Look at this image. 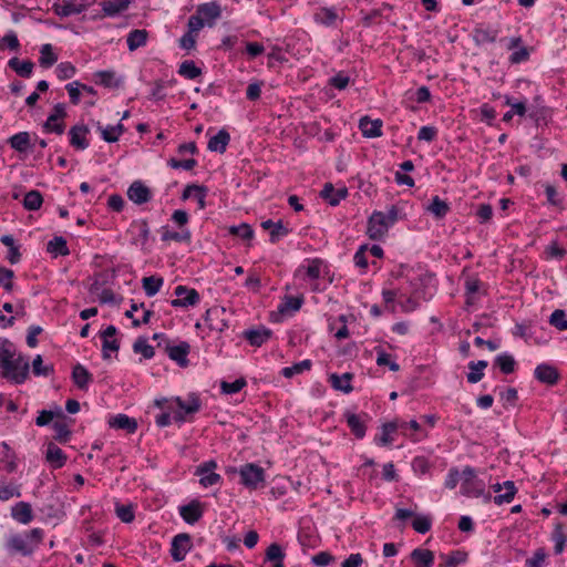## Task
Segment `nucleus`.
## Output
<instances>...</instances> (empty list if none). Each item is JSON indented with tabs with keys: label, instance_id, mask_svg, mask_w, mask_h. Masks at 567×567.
<instances>
[{
	"label": "nucleus",
	"instance_id": "nucleus-38",
	"mask_svg": "<svg viewBox=\"0 0 567 567\" xmlns=\"http://www.w3.org/2000/svg\"><path fill=\"white\" fill-rule=\"evenodd\" d=\"M95 76L99 78V81H96V83L105 87L117 89L123 84V80L116 79L115 73L113 71H99L95 73Z\"/></svg>",
	"mask_w": 567,
	"mask_h": 567
},
{
	"label": "nucleus",
	"instance_id": "nucleus-34",
	"mask_svg": "<svg viewBox=\"0 0 567 567\" xmlns=\"http://www.w3.org/2000/svg\"><path fill=\"white\" fill-rule=\"evenodd\" d=\"M426 209L437 219H442L450 212L449 204L441 199L439 196H434Z\"/></svg>",
	"mask_w": 567,
	"mask_h": 567
},
{
	"label": "nucleus",
	"instance_id": "nucleus-40",
	"mask_svg": "<svg viewBox=\"0 0 567 567\" xmlns=\"http://www.w3.org/2000/svg\"><path fill=\"white\" fill-rule=\"evenodd\" d=\"M39 63L42 68H50L58 61V55L53 52L51 44L47 43L41 47Z\"/></svg>",
	"mask_w": 567,
	"mask_h": 567
},
{
	"label": "nucleus",
	"instance_id": "nucleus-54",
	"mask_svg": "<svg viewBox=\"0 0 567 567\" xmlns=\"http://www.w3.org/2000/svg\"><path fill=\"white\" fill-rule=\"evenodd\" d=\"M59 80H68L76 73L75 66L70 62H61L55 69Z\"/></svg>",
	"mask_w": 567,
	"mask_h": 567
},
{
	"label": "nucleus",
	"instance_id": "nucleus-43",
	"mask_svg": "<svg viewBox=\"0 0 567 567\" xmlns=\"http://www.w3.org/2000/svg\"><path fill=\"white\" fill-rule=\"evenodd\" d=\"M178 73L186 79L193 80L202 74V70L196 66L194 61L186 60L181 63Z\"/></svg>",
	"mask_w": 567,
	"mask_h": 567
},
{
	"label": "nucleus",
	"instance_id": "nucleus-60",
	"mask_svg": "<svg viewBox=\"0 0 567 567\" xmlns=\"http://www.w3.org/2000/svg\"><path fill=\"white\" fill-rule=\"evenodd\" d=\"M285 553L282 551V548L277 543H272L266 550V560L267 561H277V560H284Z\"/></svg>",
	"mask_w": 567,
	"mask_h": 567
},
{
	"label": "nucleus",
	"instance_id": "nucleus-17",
	"mask_svg": "<svg viewBox=\"0 0 567 567\" xmlns=\"http://www.w3.org/2000/svg\"><path fill=\"white\" fill-rule=\"evenodd\" d=\"M225 308H210L206 311L205 321L207 322L210 330L223 331L227 326L224 319L221 318L225 315Z\"/></svg>",
	"mask_w": 567,
	"mask_h": 567
},
{
	"label": "nucleus",
	"instance_id": "nucleus-44",
	"mask_svg": "<svg viewBox=\"0 0 567 567\" xmlns=\"http://www.w3.org/2000/svg\"><path fill=\"white\" fill-rule=\"evenodd\" d=\"M502 485L506 489V492L504 494H498L494 497V503L497 505L512 502L517 492L513 481H506Z\"/></svg>",
	"mask_w": 567,
	"mask_h": 567
},
{
	"label": "nucleus",
	"instance_id": "nucleus-30",
	"mask_svg": "<svg viewBox=\"0 0 567 567\" xmlns=\"http://www.w3.org/2000/svg\"><path fill=\"white\" fill-rule=\"evenodd\" d=\"M261 227L265 230H270L269 235L272 244L277 243L280 236H285L289 233L288 228L284 226L281 220L274 223L271 219H268L261 223Z\"/></svg>",
	"mask_w": 567,
	"mask_h": 567
},
{
	"label": "nucleus",
	"instance_id": "nucleus-48",
	"mask_svg": "<svg viewBox=\"0 0 567 567\" xmlns=\"http://www.w3.org/2000/svg\"><path fill=\"white\" fill-rule=\"evenodd\" d=\"M176 403L185 414L196 413L200 409V401L196 396H192L188 402H185L181 398H177Z\"/></svg>",
	"mask_w": 567,
	"mask_h": 567
},
{
	"label": "nucleus",
	"instance_id": "nucleus-19",
	"mask_svg": "<svg viewBox=\"0 0 567 567\" xmlns=\"http://www.w3.org/2000/svg\"><path fill=\"white\" fill-rule=\"evenodd\" d=\"M45 460L52 467L60 468L65 464L66 455L58 445L50 442L47 447Z\"/></svg>",
	"mask_w": 567,
	"mask_h": 567
},
{
	"label": "nucleus",
	"instance_id": "nucleus-42",
	"mask_svg": "<svg viewBox=\"0 0 567 567\" xmlns=\"http://www.w3.org/2000/svg\"><path fill=\"white\" fill-rule=\"evenodd\" d=\"M495 364L503 373L511 374L515 370L516 361L511 354L504 353L496 357Z\"/></svg>",
	"mask_w": 567,
	"mask_h": 567
},
{
	"label": "nucleus",
	"instance_id": "nucleus-49",
	"mask_svg": "<svg viewBox=\"0 0 567 567\" xmlns=\"http://www.w3.org/2000/svg\"><path fill=\"white\" fill-rule=\"evenodd\" d=\"M53 429L55 431L54 440L59 443H66L71 437V431L66 423L56 421L53 423Z\"/></svg>",
	"mask_w": 567,
	"mask_h": 567
},
{
	"label": "nucleus",
	"instance_id": "nucleus-53",
	"mask_svg": "<svg viewBox=\"0 0 567 567\" xmlns=\"http://www.w3.org/2000/svg\"><path fill=\"white\" fill-rule=\"evenodd\" d=\"M549 323L558 330H567L566 312L561 309H556L549 318Z\"/></svg>",
	"mask_w": 567,
	"mask_h": 567
},
{
	"label": "nucleus",
	"instance_id": "nucleus-62",
	"mask_svg": "<svg viewBox=\"0 0 567 567\" xmlns=\"http://www.w3.org/2000/svg\"><path fill=\"white\" fill-rule=\"evenodd\" d=\"M350 82V78L343 72H339L329 79V85L338 90H344Z\"/></svg>",
	"mask_w": 567,
	"mask_h": 567
},
{
	"label": "nucleus",
	"instance_id": "nucleus-39",
	"mask_svg": "<svg viewBox=\"0 0 567 567\" xmlns=\"http://www.w3.org/2000/svg\"><path fill=\"white\" fill-rule=\"evenodd\" d=\"M43 204V196L39 190H30L24 195L23 207L27 210H38Z\"/></svg>",
	"mask_w": 567,
	"mask_h": 567
},
{
	"label": "nucleus",
	"instance_id": "nucleus-22",
	"mask_svg": "<svg viewBox=\"0 0 567 567\" xmlns=\"http://www.w3.org/2000/svg\"><path fill=\"white\" fill-rule=\"evenodd\" d=\"M72 380L80 390H86L93 377L84 365L78 363L73 367Z\"/></svg>",
	"mask_w": 567,
	"mask_h": 567
},
{
	"label": "nucleus",
	"instance_id": "nucleus-28",
	"mask_svg": "<svg viewBox=\"0 0 567 567\" xmlns=\"http://www.w3.org/2000/svg\"><path fill=\"white\" fill-rule=\"evenodd\" d=\"M344 417L347 420L348 426L350 427L351 432L358 437L362 439L365 435L367 426L361 419L360 415L347 411L344 413Z\"/></svg>",
	"mask_w": 567,
	"mask_h": 567
},
{
	"label": "nucleus",
	"instance_id": "nucleus-6",
	"mask_svg": "<svg viewBox=\"0 0 567 567\" xmlns=\"http://www.w3.org/2000/svg\"><path fill=\"white\" fill-rule=\"evenodd\" d=\"M174 293L179 297L171 301L174 308H185L199 302V293L193 288L179 285L175 288Z\"/></svg>",
	"mask_w": 567,
	"mask_h": 567
},
{
	"label": "nucleus",
	"instance_id": "nucleus-50",
	"mask_svg": "<svg viewBox=\"0 0 567 567\" xmlns=\"http://www.w3.org/2000/svg\"><path fill=\"white\" fill-rule=\"evenodd\" d=\"M162 240L163 241L174 240V241H178V243H182V241L188 243L190 240V233H189V230H184L182 233H177V231H172V230L164 228L163 234H162Z\"/></svg>",
	"mask_w": 567,
	"mask_h": 567
},
{
	"label": "nucleus",
	"instance_id": "nucleus-23",
	"mask_svg": "<svg viewBox=\"0 0 567 567\" xmlns=\"http://www.w3.org/2000/svg\"><path fill=\"white\" fill-rule=\"evenodd\" d=\"M109 425L113 429L124 430L127 433H134L137 430V422L135 419L127 416L126 414H117L111 417Z\"/></svg>",
	"mask_w": 567,
	"mask_h": 567
},
{
	"label": "nucleus",
	"instance_id": "nucleus-35",
	"mask_svg": "<svg viewBox=\"0 0 567 567\" xmlns=\"http://www.w3.org/2000/svg\"><path fill=\"white\" fill-rule=\"evenodd\" d=\"M13 357H16L14 344L8 339L0 338V367L9 365Z\"/></svg>",
	"mask_w": 567,
	"mask_h": 567
},
{
	"label": "nucleus",
	"instance_id": "nucleus-8",
	"mask_svg": "<svg viewBox=\"0 0 567 567\" xmlns=\"http://www.w3.org/2000/svg\"><path fill=\"white\" fill-rule=\"evenodd\" d=\"M216 467L215 461H208L197 466L195 474L200 476L199 483L204 487L215 485L220 481V475L214 472Z\"/></svg>",
	"mask_w": 567,
	"mask_h": 567
},
{
	"label": "nucleus",
	"instance_id": "nucleus-52",
	"mask_svg": "<svg viewBox=\"0 0 567 567\" xmlns=\"http://www.w3.org/2000/svg\"><path fill=\"white\" fill-rule=\"evenodd\" d=\"M54 416L64 417V414L60 408L56 412L42 410L35 419V424L38 426H45L54 419Z\"/></svg>",
	"mask_w": 567,
	"mask_h": 567
},
{
	"label": "nucleus",
	"instance_id": "nucleus-16",
	"mask_svg": "<svg viewBox=\"0 0 567 567\" xmlns=\"http://www.w3.org/2000/svg\"><path fill=\"white\" fill-rule=\"evenodd\" d=\"M179 515L187 524H195L203 516V507L199 501L194 499L187 505L179 507Z\"/></svg>",
	"mask_w": 567,
	"mask_h": 567
},
{
	"label": "nucleus",
	"instance_id": "nucleus-4",
	"mask_svg": "<svg viewBox=\"0 0 567 567\" xmlns=\"http://www.w3.org/2000/svg\"><path fill=\"white\" fill-rule=\"evenodd\" d=\"M389 227L390 225L386 223L385 214L374 212L368 220L367 234L370 239L380 240L385 236Z\"/></svg>",
	"mask_w": 567,
	"mask_h": 567
},
{
	"label": "nucleus",
	"instance_id": "nucleus-59",
	"mask_svg": "<svg viewBox=\"0 0 567 567\" xmlns=\"http://www.w3.org/2000/svg\"><path fill=\"white\" fill-rule=\"evenodd\" d=\"M246 385V380L244 378H239L234 382H221V390L226 394H233L239 392Z\"/></svg>",
	"mask_w": 567,
	"mask_h": 567
},
{
	"label": "nucleus",
	"instance_id": "nucleus-58",
	"mask_svg": "<svg viewBox=\"0 0 567 567\" xmlns=\"http://www.w3.org/2000/svg\"><path fill=\"white\" fill-rule=\"evenodd\" d=\"M9 48L12 51H18L20 48V42L18 40V37L14 32L10 31L7 33L1 40H0V50H3L4 48Z\"/></svg>",
	"mask_w": 567,
	"mask_h": 567
},
{
	"label": "nucleus",
	"instance_id": "nucleus-56",
	"mask_svg": "<svg viewBox=\"0 0 567 567\" xmlns=\"http://www.w3.org/2000/svg\"><path fill=\"white\" fill-rule=\"evenodd\" d=\"M480 285H481V282L478 279H475V278L466 279L465 289H466V303L467 305H473L475 302L474 295L478 291Z\"/></svg>",
	"mask_w": 567,
	"mask_h": 567
},
{
	"label": "nucleus",
	"instance_id": "nucleus-20",
	"mask_svg": "<svg viewBox=\"0 0 567 567\" xmlns=\"http://www.w3.org/2000/svg\"><path fill=\"white\" fill-rule=\"evenodd\" d=\"M11 516L21 524H29L33 519L31 505L27 502H19L11 508Z\"/></svg>",
	"mask_w": 567,
	"mask_h": 567
},
{
	"label": "nucleus",
	"instance_id": "nucleus-2",
	"mask_svg": "<svg viewBox=\"0 0 567 567\" xmlns=\"http://www.w3.org/2000/svg\"><path fill=\"white\" fill-rule=\"evenodd\" d=\"M485 483L477 478L475 470L466 466L462 473L461 492L468 497H480L484 495Z\"/></svg>",
	"mask_w": 567,
	"mask_h": 567
},
{
	"label": "nucleus",
	"instance_id": "nucleus-7",
	"mask_svg": "<svg viewBox=\"0 0 567 567\" xmlns=\"http://www.w3.org/2000/svg\"><path fill=\"white\" fill-rule=\"evenodd\" d=\"M192 548V538L188 534L176 535L172 540L171 555L175 561H182Z\"/></svg>",
	"mask_w": 567,
	"mask_h": 567
},
{
	"label": "nucleus",
	"instance_id": "nucleus-64",
	"mask_svg": "<svg viewBox=\"0 0 567 567\" xmlns=\"http://www.w3.org/2000/svg\"><path fill=\"white\" fill-rule=\"evenodd\" d=\"M116 515L123 523H131L134 519V512L130 505L116 506Z\"/></svg>",
	"mask_w": 567,
	"mask_h": 567
},
{
	"label": "nucleus",
	"instance_id": "nucleus-27",
	"mask_svg": "<svg viewBox=\"0 0 567 567\" xmlns=\"http://www.w3.org/2000/svg\"><path fill=\"white\" fill-rule=\"evenodd\" d=\"M8 66L19 76L29 79L32 75L34 64L30 60L20 61L17 56H13L9 60Z\"/></svg>",
	"mask_w": 567,
	"mask_h": 567
},
{
	"label": "nucleus",
	"instance_id": "nucleus-47",
	"mask_svg": "<svg viewBox=\"0 0 567 567\" xmlns=\"http://www.w3.org/2000/svg\"><path fill=\"white\" fill-rule=\"evenodd\" d=\"M396 422H388L382 425V435L375 439V442L379 445H389L392 443L393 439L390 436L391 433L395 432L398 429Z\"/></svg>",
	"mask_w": 567,
	"mask_h": 567
},
{
	"label": "nucleus",
	"instance_id": "nucleus-13",
	"mask_svg": "<svg viewBox=\"0 0 567 567\" xmlns=\"http://www.w3.org/2000/svg\"><path fill=\"white\" fill-rule=\"evenodd\" d=\"M303 303V296H285L282 299V302L278 306V312L271 313V319L275 321H278L279 315H286L288 312H296L298 311Z\"/></svg>",
	"mask_w": 567,
	"mask_h": 567
},
{
	"label": "nucleus",
	"instance_id": "nucleus-25",
	"mask_svg": "<svg viewBox=\"0 0 567 567\" xmlns=\"http://www.w3.org/2000/svg\"><path fill=\"white\" fill-rule=\"evenodd\" d=\"M352 378H353L352 373H349V372H346L342 375L332 373L329 377V381L331 383V386L334 390L341 391L343 393H350L353 390V388L351 385Z\"/></svg>",
	"mask_w": 567,
	"mask_h": 567
},
{
	"label": "nucleus",
	"instance_id": "nucleus-63",
	"mask_svg": "<svg viewBox=\"0 0 567 567\" xmlns=\"http://www.w3.org/2000/svg\"><path fill=\"white\" fill-rule=\"evenodd\" d=\"M377 364L378 365H388L391 371H399L400 365L390 360V354L385 353L383 350H378V358H377Z\"/></svg>",
	"mask_w": 567,
	"mask_h": 567
},
{
	"label": "nucleus",
	"instance_id": "nucleus-18",
	"mask_svg": "<svg viewBox=\"0 0 567 567\" xmlns=\"http://www.w3.org/2000/svg\"><path fill=\"white\" fill-rule=\"evenodd\" d=\"M359 128L365 137H379L382 135V121L370 120L369 116H363L359 122Z\"/></svg>",
	"mask_w": 567,
	"mask_h": 567
},
{
	"label": "nucleus",
	"instance_id": "nucleus-57",
	"mask_svg": "<svg viewBox=\"0 0 567 567\" xmlns=\"http://www.w3.org/2000/svg\"><path fill=\"white\" fill-rule=\"evenodd\" d=\"M432 523L429 516H416L412 522V527L420 534H425L431 529Z\"/></svg>",
	"mask_w": 567,
	"mask_h": 567
},
{
	"label": "nucleus",
	"instance_id": "nucleus-37",
	"mask_svg": "<svg viewBox=\"0 0 567 567\" xmlns=\"http://www.w3.org/2000/svg\"><path fill=\"white\" fill-rule=\"evenodd\" d=\"M83 6L71 1H64L61 4H54V12L60 17H70L80 14L83 11Z\"/></svg>",
	"mask_w": 567,
	"mask_h": 567
},
{
	"label": "nucleus",
	"instance_id": "nucleus-12",
	"mask_svg": "<svg viewBox=\"0 0 567 567\" xmlns=\"http://www.w3.org/2000/svg\"><path fill=\"white\" fill-rule=\"evenodd\" d=\"M7 548L10 553H19L23 556H30L33 553L32 545H30L28 538L24 535L16 534L8 538Z\"/></svg>",
	"mask_w": 567,
	"mask_h": 567
},
{
	"label": "nucleus",
	"instance_id": "nucleus-26",
	"mask_svg": "<svg viewBox=\"0 0 567 567\" xmlns=\"http://www.w3.org/2000/svg\"><path fill=\"white\" fill-rule=\"evenodd\" d=\"M410 558L416 567H431L434 564V554L430 549L415 548L410 554Z\"/></svg>",
	"mask_w": 567,
	"mask_h": 567
},
{
	"label": "nucleus",
	"instance_id": "nucleus-46",
	"mask_svg": "<svg viewBox=\"0 0 567 567\" xmlns=\"http://www.w3.org/2000/svg\"><path fill=\"white\" fill-rule=\"evenodd\" d=\"M312 363L309 359L295 363L291 367H286L282 369L281 373L286 378H292L295 374H299L305 370H309Z\"/></svg>",
	"mask_w": 567,
	"mask_h": 567
},
{
	"label": "nucleus",
	"instance_id": "nucleus-24",
	"mask_svg": "<svg viewBox=\"0 0 567 567\" xmlns=\"http://www.w3.org/2000/svg\"><path fill=\"white\" fill-rule=\"evenodd\" d=\"M131 3L132 0H103L101 7L105 16L114 17L127 10Z\"/></svg>",
	"mask_w": 567,
	"mask_h": 567
},
{
	"label": "nucleus",
	"instance_id": "nucleus-29",
	"mask_svg": "<svg viewBox=\"0 0 567 567\" xmlns=\"http://www.w3.org/2000/svg\"><path fill=\"white\" fill-rule=\"evenodd\" d=\"M196 13L205 21H214L221 14L220 6L216 2H207L198 6Z\"/></svg>",
	"mask_w": 567,
	"mask_h": 567
},
{
	"label": "nucleus",
	"instance_id": "nucleus-45",
	"mask_svg": "<svg viewBox=\"0 0 567 567\" xmlns=\"http://www.w3.org/2000/svg\"><path fill=\"white\" fill-rule=\"evenodd\" d=\"M135 353H142L145 359H152L155 354L154 348L147 343L146 338L140 337L133 344Z\"/></svg>",
	"mask_w": 567,
	"mask_h": 567
},
{
	"label": "nucleus",
	"instance_id": "nucleus-33",
	"mask_svg": "<svg viewBox=\"0 0 567 567\" xmlns=\"http://www.w3.org/2000/svg\"><path fill=\"white\" fill-rule=\"evenodd\" d=\"M148 33L144 29H135L132 30L127 35V47L130 51H134L138 49L140 47L145 45L147 40Z\"/></svg>",
	"mask_w": 567,
	"mask_h": 567
},
{
	"label": "nucleus",
	"instance_id": "nucleus-10",
	"mask_svg": "<svg viewBox=\"0 0 567 567\" xmlns=\"http://www.w3.org/2000/svg\"><path fill=\"white\" fill-rule=\"evenodd\" d=\"M166 353L171 360L175 361L179 367H188L187 355L190 351V346L186 341L179 342L177 346H166Z\"/></svg>",
	"mask_w": 567,
	"mask_h": 567
},
{
	"label": "nucleus",
	"instance_id": "nucleus-21",
	"mask_svg": "<svg viewBox=\"0 0 567 567\" xmlns=\"http://www.w3.org/2000/svg\"><path fill=\"white\" fill-rule=\"evenodd\" d=\"M229 142H230L229 133L225 128H221L220 131H218V133L215 136L210 137V140L208 141V144H207V148L210 152H217V153L224 154L226 152V148H227V145L229 144Z\"/></svg>",
	"mask_w": 567,
	"mask_h": 567
},
{
	"label": "nucleus",
	"instance_id": "nucleus-5",
	"mask_svg": "<svg viewBox=\"0 0 567 567\" xmlns=\"http://www.w3.org/2000/svg\"><path fill=\"white\" fill-rule=\"evenodd\" d=\"M66 116L65 105L58 103L53 106L52 113L48 116L43 124V128L47 133H55L61 135L64 133L65 124L63 122L56 123L58 120H63Z\"/></svg>",
	"mask_w": 567,
	"mask_h": 567
},
{
	"label": "nucleus",
	"instance_id": "nucleus-61",
	"mask_svg": "<svg viewBox=\"0 0 567 567\" xmlns=\"http://www.w3.org/2000/svg\"><path fill=\"white\" fill-rule=\"evenodd\" d=\"M547 557L545 548H538L533 557L526 559V567H543V564Z\"/></svg>",
	"mask_w": 567,
	"mask_h": 567
},
{
	"label": "nucleus",
	"instance_id": "nucleus-36",
	"mask_svg": "<svg viewBox=\"0 0 567 567\" xmlns=\"http://www.w3.org/2000/svg\"><path fill=\"white\" fill-rule=\"evenodd\" d=\"M47 250L54 256H68L70 250L66 245V240L61 236H55L47 245Z\"/></svg>",
	"mask_w": 567,
	"mask_h": 567
},
{
	"label": "nucleus",
	"instance_id": "nucleus-11",
	"mask_svg": "<svg viewBox=\"0 0 567 567\" xmlns=\"http://www.w3.org/2000/svg\"><path fill=\"white\" fill-rule=\"evenodd\" d=\"M90 133L89 126L84 124H76L69 131L70 144L76 150H85L89 147L86 135Z\"/></svg>",
	"mask_w": 567,
	"mask_h": 567
},
{
	"label": "nucleus",
	"instance_id": "nucleus-15",
	"mask_svg": "<svg viewBox=\"0 0 567 567\" xmlns=\"http://www.w3.org/2000/svg\"><path fill=\"white\" fill-rule=\"evenodd\" d=\"M534 374L539 382L546 383L548 385H554L559 380L558 370L555 367L547 363H542L537 365L534 371Z\"/></svg>",
	"mask_w": 567,
	"mask_h": 567
},
{
	"label": "nucleus",
	"instance_id": "nucleus-14",
	"mask_svg": "<svg viewBox=\"0 0 567 567\" xmlns=\"http://www.w3.org/2000/svg\"><path fill=\"white\" fill-rule=\"evenodd\" d=\"M243 336L252 347H260L271 338L272 331L260 326L256 329L245 330Z\"/></svg>",
	"mask_w": 567,
	"mask_h": 567
},
{
	"label": "nucleus",
	"instance_id": "nucleus-31",
	"mask_svg": "<svg viewBox=\"0 0 567 567\" xmlns=\"http://www.w3.org/2000/svg\"><path fill=\"white\" fill-rule=\"evenodd\" d=\"M8 143L14 151L24 153L31 146L30 134L28 132L14 134L8 140Z\"/></svg>",
	"mask_w": 567,
	"mask_h": 567
},
{
	"label": "nucleus",
	"instance_id": "nucleus-3",
	"mask_svg": "<svg viewBox=\"0 0 567 567\" xmlns=\"http://www.w3.org/2000/svg\"><path fill=\"white\" fill-rule=\"evenodd\" d=\"M240 482L248 488L256 489L260 483L265 481V471L259 465L248 463L240 471Z\"/></svg>",
	"mask_w": 567,
	"mask_h": 567
},
{
	"label": "nucleus",
	"instance_id": "nucleus-51",
	"mask_svg": "<svg viewBox=\"0 0 567 567\" xmlns=\"http://www.w3.org/2000/svg\"><path fill=\"white\" fill-rule=\"evenodd\" d=\"M32 371L35 375H44L48 377L53 373V365H43V360L40 354L35 355L32 361Z\"/></svg>",
	"mask_w": 567,
	"mask_h": 567
},
{
	"label": "nucleus",
	"instance_id": "nucleus-9",
	"mask_svg": "<svg viewBox=\"0 0 567 567\" xmlns=\"http://www.w3.org/2000/svg\"><path fill=\"white\" fill-rule=\"evenodd\" d=\"M127 197L134 204L143 205L152 199V192L144 183L135 181L127 189Z\"/></svg>",
	"mask_w": 567,
	"mask_h": 567
},
{
	"label": "nucleus",
	"instance_id": "nucleus-41",
	"mask_svg": "<svg viewBox=\"0 0 567 567\" xmlns=\"http://www.w3.org/2000/svg\"><path fill=\"white\" fill-rule=\"evenodd\" d=\"M163 278L150 276L144 277L142 280L143 289L148 297L156 295L163 286Z\"/></svg>",
	"mask_w": 567,
	"mask_h": 567
},
{
	"label": "nucleus",
	"instance_id": "nucleus-32",
	"mask_svg": "<svg viewBox=\"0 0 567 567\" xmlns=\"http://www.w3.org/2000/svg\"><path fill=\"white\" fill-rule=\"evenodd\" d=\"M497 38V30L476 27L473 31V40L477 45L494 43Z\"/></svg>",
	"mask_w": 567,
	"mask_h": 567
},
{
	"label": "nucleus",
	"instance_id": "nucleus-1",
	"mask_svg": "<svg viewBox=\"0 0 567 567\" xmlns=\"http://www.w3.org/2000/svg\"><path fill=\"white\" fill-rule=\"evenodd\" d=\"M29 370L28 360L22 354H19L9 361V365L2 367V377L16 384H21L28 379Z\"/></svg>",
	"mask_w": 567,
	"mask_h": 567
},
{
	"label": "nucleus",
	"instance_id": "nucleus-55",
	"mask_svg": "<svg viewBox=\"0 0 567 567\" xmlns=\"http://www.w3.org/2000/svg\"><path fill=\"white\" fill-rule=\"evenodd\" d=\"M229 233L243 239H251L254 237L252 228L246 223H243L238 226H230Z\"/></svg>",
	"mask_w": 567,
	"mask_h": 567
}]
</instances>
